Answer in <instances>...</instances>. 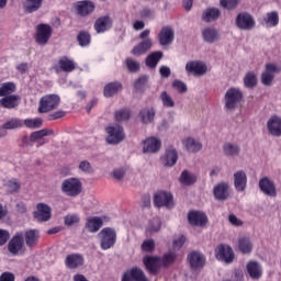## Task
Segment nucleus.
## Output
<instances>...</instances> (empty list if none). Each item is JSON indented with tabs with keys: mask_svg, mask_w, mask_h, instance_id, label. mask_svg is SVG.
Returning a JSON list of instances; mask_svg holds the SVG:
<instances>
[{
	"mask_svg": "<svg viewBox=\"0 0 281 281\" xmlns=\"http://www.w3.org/2000/svg\"><path fill=\"white\" fill-rule=\"evenodd\" d=\"M148 85V76L147 75H143L140 76L135 82H134V89L136 91H140L144 92V90L146 89V86Z\"/></svg>",
	"mask_w": 281,
	"mask_h": 281,
	"instance_id": "nucleus-53",
	"label": "nucleus"
},
{
	"mask_svg": "<svg viewBox=\"0 0 281 281\" xmlns=\"http://www.w3.org/2000/svg\"><path fill=\"white\" fill-rule=\"evenodd\" d=\"M188 221L193 227H205L207 215L201 211H191L188 213Z\"/></svg>",
	"mask_w": 281,
	"mask_h": 281,
	"instance_id": "nucleus-16",
	"label": "nucleus"
},
{
	"mask_svg": "<svg viewBox=\"0 0 281 281\" xmlns=\"http://www.w3.org/2000/svg\"><path fill=\"white\" fill-rule=\"evenodd\" d=\"M139 117L143 124H151L155 121V109L154 108H145L140 110Z\"/></svg>",
	"mask_w": 281,
	"mask_h": 281,
	"instance_id": "nucleus-38",
	"label": "nucleus"
},
{
	"mask_svg": "<svg viewBox=\"0 0 281 281\" xmlns=\"http://www.w3.org/2000/svg\"><path fill=\"white\" fill-rule=\"evenodd\" d=\"M49 135H54V130L43 128L31 133L30 142H37V139H43V137H47Z\"/></svg>",
	"mask_w": 281,
	"mask_h": 281,
	"instance_id": "nucleus-47",
	"label": "nucleus"
},
{
	"mask_svg": "<svg viewBox=\"0 0 281 281\" xmlns=\"http://www.w3.org/2000/svg\"><path fill=\"white\" fill-rule=\"evenodd\" d=\"M79 170H81L82 172H86L88 175H91V172H93V167H91V162L90 161L82 160L79 164Z\"/></svg>",
	"mask_w": 281,
	"mask_h": 281,
	"instance_id": "nucleus-61",
	"label": "nucleus"
},
{
	"mask_svg": "<svg viewBox=\"0 0 281 281\" xmlns=\"http://www.w3.org/2000/svg\"><path fill=\"white\" fill-rule=\"evenodd\" d=\"M60 106V95L46 94L40 99L38 113H49Z\"/></svg>",
	"mask_w": 281,
	"mask_h": 281,
	"instance_id": "nucleus-5",
	"label": "nucleus"
},
{
	"mask_svg": "<svg viewBox=\"0 0 281 281\" xmlns=\"http://www.w3.org/2000/svg\"><path fill=\"white\" fill-rule=\"evenodd\" d=\"M77 43L80 47H89L91 45V34L88 31H80L77 35Z\"/></svg>",
	"mask_w": 281,
	"mask_h": 281,
	"instance_id": "nucleus-45",
	"label": "nucleus"
},
{
	"mask_svg": "<svg viewBox=\"0 0 281 281\" xmlns=\"http://www.w3.org/2000/svg\"><path fill=\"white\" fill-rule=\"evenodd\" d=\"M179 159V154L177 153V149L169 147L166 150L165 156L162 157V164L164 166L172 167L175 164H177V160Z\"/></svg>",
	"mask_w": 281,
	"mask_h": 281,
	"instance_id": "nucleus-34",
	"label": "nucleus"
},
{
	"mask_svg": "<svg viewBox=\"0 0 281 281\" xmlns=\"http://www.w3.org/2000/svg\"><path fill=\"white\" fill-rule=\"evenodd\" d=\"M100 236V247L103 251L111 249V247H115V243H117V233L114 228L105 227L101 229L99 233Z\"/></svg>",
	"mask_w": 281,
	"mask_h": 281,
	"instance_id": "nucleus-2",
	"label": "nucleus"
},
{
	"mask_svg": "<svg viewBox=\"0 0 281 281\" xmlns=\"http://www.w3.org/2000/svg\"><path fill=\"white\" fill-rule=\"evenodd\" d=\"M8 240H10V232L0 228V247H3Z\"/></svg>",
	"mask_w": 281,
	"mask_h": 281,
	"instance_id": "nucleus-62",
	"label": "nucleus"
},
{
	"mask_svg": "<svg viewBox=\"0 0 281 281\" xmlns=\"http://www.w3.org/2000/svg\"><path fill=\"white\" fill-rule=\"evenodd\" d=\"M7 188L10 194H14L21 190V183H19V180L12 179L7 182Z\"/></svg>",
	"mask_w": 281,
	"mask_h": 281,
	"instance_id": "nucleus-58",
	"label": "nucleus"
},
{
	"mask_svg": "<svg viewBox=\"0 0 281 281\" xmlns=\"http://www.w3.org/2000/svg\"><path fill=\"white\" fill-rule=\"evenodd\" d=\"M238 247L241 254H251L254 244H251V239H249V237H241L238 240Z\"/></svg>",
	"mask_w": 281,
	"mask_h": 281,
	"instance_id": "nucleus-42",
	"label": "nucleus"
},
{
	"mask_svg": "<svg viewBox=\"0 0 281 281\" xmlns=\"http://www.w3.org/2000/svg\"><path fill=\"white\" fill-rule=\"evenodd\" d=\"M265 21L269 27H276L278 23H280V16L278 15V11H271L267 13V18L265 19Z\"/></svg>",
	"mask_w": 281,
	"mask_h": 281,
	"instance_id": "nucleus-50",
	"label": "nucleus"
},
{
	"mask_svg": "<svg viewBox=\"0 0 281 281\" xmlns=\"http://www.w3.org/2000/svg\"><path fill=\"white\" fill-rule=\"evenodd\" d=\"M5 131H14L16 128H23V120L19 117H12L2 124Z\"/></svg>",
	"mask_w": 281,
	"mask_h": 281,
	"instance_id": "nucleus-44",
	"label": "nucleus"
},
{
	"mask_svg": "<svg viewBox=\"0 0 281 281\" xmlns=\"http://www.w3.org/2000/svg\"><path fill=\"white\" fill-rule=\"evenodd\" d=\"M61 192L66 196H79L82 192V182L78 178H68L61 182Z\"/></svg>",
	"mask_w": 281,
	"mask_h": 281,
	"instance_id": "nucleus-3",
	"label": "nucleus"
},
{
	"mask_svg": "<svg viewBox=\"0 0 281 281\" xmlns=\"http://www.w3.org/2000/svg\"><path fill=\"white\" fill-rule=\"evenodd\" d=\"M108 136L105 140L108 144H120L126 139V134H124V127L122 125H111L105 128Z\"/></svg>",
	"mask_w": 281,
	"mask_h": 281,
	"instance_id": "nucleus-7",
	"label": "nucleus"
},
{
	"mask_svg": "<svg viewBox=\"0 0 281 281\" xmlns=\"http://www.w3.org/2000/svg\"><path fill=\"white\" fill-rule=\"evenodd\" d=\"M215 256L217 260H222V262H226V265H229L234 262V250H232V247L222 244L218 245L215 249Z\"/></svg>",
	"mask_w": 281,
	"mask_h": 281,
	"instance_id": "nucleus-10",
	"label": "nucleus"
},
{
	"mask_svg": "<svg viewBox=\"0 0 281 281\" xmlns=\"http://www.w3.org/2000/svg\"><path fill=\"white\" fill-rule=\"evenodd\" d=\"M140 247L143 251H146L147 254H151V251H155V240L153 239L144 240Z\"/></svg>",
	"mask_w": 281,
	"mask_h": 281,
	"instance_id": "nucleus-59",
	"label": "nucleus"
},
{
	"mask_svg": "<svg viewBox=\"0 0 281 281\" xmlns=\"http://www.w3.org/2000/svg\"><path fill=\"white\" fill-rule=\"evenodd\" d=\"M172 87L178 90V93H186L188 91V86L181 80H175Z\"/></svg>",
	"mask_w": 281,
	"mask_h": 281,
	"instance_id": "nucleus-60",
	"label": "nucleus"
},
{
	"mask_svg": "<svg viewBox=\"0 0 281 281\" xmlns=\"http://www.w3.org/2000/svg\"><path fill=\"white\" fill-rule=\"evenodd\" d=\"M158 41L162 47H168V45H172V43H175V30H172V26H162L160 32L158 33Z\"/></svg>",
	"mask_w": 281,
	"mask_h": 281,
	"instance_id": "nucleus-15",
	"label": "nucleus"
},
{
	"mask_svg": "<svg viewBox=\"0 0 281 281\" xmlns=\"http://www.w3.org/2000/svg\"><path fill=\"white\" fill-rule=\"evenodd\" d=\"M143 265L145 266L148 273L151 276H157L159 269L161 268V257L147 256L143 258Z\"/></svg>",
	"mask_w": 281,
	"mask_h": 281,
	"instance_id": "nucleus-14",
	"label": "nucleus"
},
{
	"mask_svg": "<svg viewBox=\"0 0 281 281\" xmlns=\"http://www.w3.org/2000/svg\"><path fill=\"white\" fill-rule=\"evenodd\" d=\"M25 247V239L23 238V233H16L8 244V251L12 256H19Z\"/></svg>",
	"mask_w": 281,
	"mask_h": 281,
	"instance_id": "nucleus-9",
	"label": "nucleus"
},
{
	"mask_svg": "<svg viewBox=\"0 0 281 281\" xmlns=\"http://www.w3.org/2000/svg\"><path fill=\"white\" fill-rule=\"evenodd\" d=\"M153 47V40L145 38L131 50L132 56H144Z\"/></svg>",
	"mask_w": 281,
	"mask_h": 281,
	"instance_id": "nucleus-24",
	"label": "nucleus"
},
{
	"mask_svg": "<svg viewBox=\"0 0 281 281\" xmlns=\"http://www.w3.org/2000/svg\"><path fill=\"white\" fill-rule=\"evenodd\" d=\"M223 150L227 157H236L240 155V147L236 144L225 143L223 146Z\"/></svg>",
	"mask_w": 281,
	"mask_h": 281,
	"instance_id": "nucleus-46",
	"label": "nucleus"
},
{
	"mask_svg": "<svg viewBox=\"0 0 281 281\" xmlns=\"http://www.w3.org/2000/svg\"><path fill=\"white\" fill-rule=\"evenodd\" d=\"M238 3H240V0H220V5H222L224 10H236Z\"/></svg>",
	"mask_w": 281,
	"mask_h": 281,
	"instance_id": "nucleus-57",
	"label": "nucleus"
},
{
	"mask_svg": "<svg viewBox=\"0 0 281 281\" xmlns=\"http://www.w3.org/2000/svg\"><path fill=\"white\" fill-rule=\"evenodd\" d=\"M243 98L244 95L240 89L229 88L224 95L225 109L227 111H236V109H238V104L243 102Z\"/></svg>",
	"mask_w": 281,
	"mask_h": 281,
	"instance_id": "nucleus-1",
	"label": "nucleus"
},
{
	"mask_svg": "<svg viewBox=\"0 0 281 281\" xmlns=\"http://www.w3.org/2000/svg\"><path fill=\"white\" fill-rule=\"evenodd\" d=\"M182 144L188 153H199V150L203 148V144H201V142L194 139L193 137H188L182 142Z\"/></svg>",
	"mask_w": 281,
	"mask_h": 281,
	"instance_id": "nucleus-36",
	"label": "nucleus"
},
{
	"mask_svg": "<svg viewBox=\"0 0 281 281\" xmlns=\"http://www.w3.org/2000/svg\"><path fill=\"white\" fill-rule=\"evenodd\" d=\"M82 265H85L82 255L71 254L66 257L65 266L67 269H78V267H82Z\"/></svg>",
	"mask_w": 281,
	"mask_h": 281,
	"instance_id": "nucleus-27",
	"label": "nucleus"
},
{
	"mask_svg": "<svg viewBox=\"0 0 281 281\" xmlns=\"http://www.w3.org/2000/svg\"><path fill=\"white\" fill-rule=\"evenodd\" d=\"M220 16H221V10L216 8H209L203 13L202 20L205 21V23H212V21L218 20Z\"/></svg>",
	"mask_w": 281,
	"mask_h": 281,
	"instance_id": "nucleus-39",
	"label": "nucleus"
},
{
	"mask_svg": "<svg viewBox=\"0 0 281 281\" xmlns=\"http://www.w3.org/2000/svg\"><path fill=\"white\" fill-rule=\"evenodd\" d=\"M247 272L248 276L252 279V280H260V278H262V268L260 267V263H258L257 261H249L247 263Z\"/></svg>",
	"mask_w": 281,
	"mask_h": 281,
	"instance_id": "nucleus-32",
	"label": "nucleus"
},
{
	"mask_svg": "<svg viewBox=\"0 0 281 281\" xmlns=\"http://www.w3.org/2000/svg\"><path fill=\"white\" fill-rule=\"evenodd\" d=\"M16 91V83L7 81L0 86V98L12 95Z\"/></svg>",
	"mask_w": 281,
	"mask_h": 281,
	"instance_id": "nucleus-40",
	"label": "nucleus"
},
{
	"mask_svg": "<svg viewBox=\"0 0 281 281\" xmlns=\"http://www.w3.org/2000/svg\"><path fill=\"white\" fill-rule=\"evenodd\" d=\"M202 36L205 43H214L215 41H218V31L213 27H206L202 31Z\"/></svg>",
	"mask_w": 281,
	"mask_h": 281,
	"instance_id": "nucleus-41",
	"label": "nucleus"
},
{
	"mask_svg": "<svg viewBox=\"0 0 281 281\" xmlns=\"http://www.w3.org/2000/svg\"><path fill=\"white\" fill-rule=\"evenodd\" d=\"M52 34H54V29H52V25L47 23L38 24L35 27V43L41 46L47 45V43H49V38H52Z\"/></svg>",
	"mask_w": 281,
	"mask_h": 281,
	"instance_id": "nucleus-4",
	"label": "nucleus"
},
{
	"mask_svg": "<svg viewBox=\"0 0 281 281\" xmlns=\"http://www.w3.org/2000/svg\"><path fill=\"white\" fill-rule=\"evenodd\" d=\"M14 280H15V277L11 272H3L0 276V281H14Z\"/></svg>",
	"mask_w": 281,
	"mask_h": 281,
	"instance_id": "nucleus-64",
	"label": "nucleus"
},
{
	"mask_svg": "<svg viewBox=\"0 0 281 281\" xmlns=\"http://www.w3.org/2000/svg\"><path fill=\"white\" fill-rule=\"evenodd\" d=\"M259 190L267 196H278V190L276 189V182L269 177H263L259 180Z\"/></svg>",
	"mask_w": 281,
	"mask_h": 281,
	"instance_id": "nucleus-17",
	"label": "nucleus"
},
{
	"mask_svg": "<svg viewBox=\"0 0 281 281\" xmlns=\"http://www.w3.org/2000/svg\"><path fill=\"white\" fill-rule=\"evenodd\" d=\"M25 125L26 128H41L43 126L42 119H26L23 121V126Z\"/></svg>",
	"mask_w": 281,
	"mask_h": 281,
	"instance_id": "nucleus-56",
	"label": "nucleus"
},
{
	"mask_svg": "<svg viewBox=\"0 0 281 281\" xmlns=\"http://www.w3.org/2000/svg\"><path fill=\"white\" fill-rule=\"evenodd\" d=\"M113 25V22L111 21V18L109 15H104L101 18H98L94 22V30L97 34H104V32H109Z\"/></svg>",
	"mask_w": 281,
	"mask_h": 281,
	"instance_id": "nucleus-21",
	"label": "nucleus"
},
{
	"mask_svg": "<svg viewBox=\"0 0 281 281\" xmlns=\"http://www.w3.org/2000/svg\"><path fill=\"white\" fill-rule=\"evenodd\" d=\"M235 24L238 30L244 32H251L256 27V19L249 12H240L235 19Z\"/></svg>",
	"mask_w": 281,
	"mask_h": 281,
	"instance_id": "nucleus-6",
	"label": "nucleus"
},
{
	"mask_svg": "<svg viewBox=\"0 0 281 281\" xmlns=\"http://www.w3.org/2000/svg\"><path fill=\"white\" fill-rule=\"evenodd\" d=\"M76 10L80 16H89L95 10V4L89 0L79 1Z\"/></svg>",
	"mask_w": 281,
	"mask_h": 281,
	"instance_id": "nucleus-28",
	"label": "nucleus"
},
{
	"mask_svg": "<svg viewBox=\"0 0 281 281\" xmlns=\"http://www.w3.org/2000/svg\"><path fill=\"white\" fill-rule=\"evenodd\" d=\"M180 183H182V186H194L195 181H196V175L191 173L188 170L182 171L180 178H179Z\"/></svg>",
	"mask_w": 281,
	"mask_h": 281,
	"instance_id": "nucleus-43",
	"label": "nucleus"
},
{
	"mask_svg": "<svg viewBox=\"0 0 281 281\" xmlns=\"http://www.w3.org/2000/svg\"><path fill=\"white\" fill-rule=\"evenodd\" d=\"M42 8L43 0H24L23 2V10L27 14H34V12H38Z\"/></svg>",
	"mask_w": 281,
	"mask_h": 281,
	"instance_id": "nucleus-35",
	"label": "nucleus"
},
{
	"mask_svg": "<svg viewBox=\"0 0 281 281\" xmlns=\"http://www.w3.org/2000/svg\"><path fill=\"white\" fill-rule=\"evenodd\" d=\"M161 148V140L149 137L144 140L143 153H159Z\"/></svg>",
	"mask_w": 281,
	"mask_h": 281,
	"instance_id": "nucleus-31",
	"label": "nucleus"
},
{
	"mask_svg": "<svg viewBox=\"0 0 281 281\" xmlns=\"http://www.w3.org/2000/svg\"><path fill=\"white\" fill-rule=\"evenodd\" d=\"M33 216L38 223H47L52 218V206L45 203H37Z\"/></svg>",
	"mask_w": 281,
	"mask_h": 281,
	"instance_id": "nucleus-12",
	"label": "nucleus"
},
{
	"mask_svg": "<svg viewBox=\"0 0 281 281\" xmlns=\"http://www.w3.org/2000/svg\"><path fill=\"white\" fill-rule=\"evenodd\" d=\"M122 281H150L147 279L144 270L133 267L130 271L123 274Z\"/></svg>",
	"mask_w": 281,
	"mask_h": 281,
	"instance_id": "nucleus-19",
	"label": "nucleus"
},
{
	"mask_svg": "<svg viewBox=\"0 0 281 281\" xmlns=\"http://www.w3.org/2000/svg\"><path fill=\"white\" fill-rule=\"evenodd\" d=\"M125 65H126L127 70L131 74H137V71H139V69L142 68L139 61L133 59V57L126 58Z\"/></svg>",
	"mask_w": 281,
	"mask_h": 281,
	"instance_id": "nucleus-51",
	"label": "nucleus"
},
{
	"mask_svg": "<svg viewBox=\"0 0 281 281\" xmlns=\"http://www.w3.org/2000/svg\"><path fill=\"white\" fill-rule=\"evenodd\" d=\"M172 193L166 191H158L154 195V205L155 207H172L175 204L172 203Z\"/></svg>",
	"mask_w": 281,
	"mask_h": 281,
	"instance_id": "nucleus-11",
	"label": "nucleus"
},
{
	"mask_svg": "<svg viewBox=\"0 0 281 281\" xmlns=\"http://www.w3.org/2000/svg\"><path fill=\"white\" fill-rule=\"evenodd\" d=\"M186 69L189 74H193V76H204V74H207V66L202 61H189L186 65Z\"/></svg>",
	"mask_w": 281,
	"mask_h": 281,
	"instance_id": "nucleus-20",
	"label": "nucleus"
},
{
	"mask_svg": "<svg viewBox=\"0 0 281 281\" xmlns=\"http://www.w3.org/2000/svg\"><path fill=\"white\" fill-rule=\"evenodd\" d=\"M267 127L273 137H281V117L279 116H271L267 122Z\"/></svg>",
	"mask_w": 281,
	"mask_h": 281,
	"instance_id": "nucleus-23",
	"label": "nucleus"
},
{
	"mask_svg": "<svg viewBox=\"0 0 281 281\" xmlns=\"http://www.w3.org/2000/svg\"><path fill=\"white\" fill-rule=\"evenodd\" d=\"M161 58H164V53L161 50L150 53L146 58L147 67H149V69H155Z\"/></svg>",
	"mask_w": 281,
	"mask_h": 281,
	"instance_id": "nucleus-37",
	"label": "nucleus"
},
{
	"mask_svg": "<svg viewBox=\"0 0 281 281\" xmlns=\"http://www.w3.org/2000/svg\"><path fill=\"white\" fill-rule=\"evenodd\" d=\"M56 74L64 71L65 74H71L76 71V61L68 56H63L58 59L57 64L54 66Z\"/></svg>",
	"mask_w": 281,
	"mask_h": 281,
	"instance_id": "nucleus-13",
	"label": "nucleus"
},
{
	"mask_svg": "<svg viewBox=\"0 0 281 281\" xmlns=\"http://www.w3.org/2000/svg\"><path fill=\"white\" fill-rule=\"evenodd\" d=\"M187 260L191 269L196 270V269H203V267H205V256L200 251H196V250L191 251L188 255Z\"/></svg>",
	"mask_w": 281,
	"mask_h": 281,
	"instance_id": "nucleus-18",
	"label": "nucleus"
},
{
	"mask_svg": "<svg viewBox=\"0 0 281 281\" xmlns=\"http://www.w3.org/2000/svg\"><path fill=\"white\" fill-rule=\"evenodd\" d=\"M213 193L217 201H227L229 199V184L227 182L218 183L214 187Z\"/></svg>",
	"mask_w": 281,
	"mask_h": 281,
	"instance_id": "nucleus-22",
	"label": "nucleus"
},
{
	"mask_svg": "<svg viewBox=\"0 0 281 281\" xmlns=\"http://www.w3.org/2000/svg\"><path fill=\"white\" fill-rule=\"evenodd\" d=\"M244 85L246 89H254L258 85V77L252 71L247 72L244 78Z\"/></svg>",
	"mask_w": 281,
	"mask_h": 281,
	"instance_id": "nucleus-49",
	"label": "nucleus"
},
{
	"mask_svg": "<svg viewBox=\"0 0 281 281\" xmlns=\"http://www.w3.org/2000/svg\"><path fill=\"white\" fill-rule=\"evenodd\" d=\"M20 102L21 95L10 94L7 97H2V99H0V106H2V109H16Z\"/></svg>",
	"mask_w": 281,
	"mask_h": 281,
	"instance_id": "nucleus-26",
	"label": "nucleus"
},
{
	"mask_svg": "<svg viewBox=\"0 0 281 281\" xmlns=\"http://www.w3.org/2000/svg\"><path fill=\"white\" fill-rule=\"evenodd\" d=\"M173 262H177V254L169 251L162 255V257H160V265L162 267H171V265Z\"/></svg>",
	"mask_w": 281,
	"mask_h": 281,
	"instance_id": "nucleus-48",
	"label": "nucleus"
},
{
	"mask_svg": "<svg viewBox=\"0 0 281 281\" xmlns=\"http://www.w3.org/2000/svg\"><path fill=\"white\" fill-rule=\"evenodd\" d=\"M186 245V236L180 235L178 238L173 239V249H181Z\"/></svg>",
	"mask_w": 281,
	"mask_h": 281,
	"instance_id": "nucleus-63",
	"label": "nucleus"
},
{
	"mask_svg": "<svg viewBox=\"0 0 281 281\" xmlns=\"http://www.w3.org/2000/svg\"><path fill=\"white\" fill-rule=\"evenodd\" d=\"M276 74H280V67L273 63L266 64L265 71L261 74V85L271 87L276 80Z\"/></svg>",
	"mask_w": 281,
	"mask_h": 281,
	"instance_id": "nucleus-8",
	"label": "nucleus"
},
{
	"mask_svg": "<svg viewBox=\"0 0 281 281\" xmlns=\"http://www.w3.org/2000/svg\"><path fill=\"white\" fill-rule=\"evenodd\" d=\"M160 100L166 109H172L175 106V100H172V97L167 91L161 92Z\"/></svg>",
	"mask_w": 281,
	"mask_h": 281,
	"instance_id": "nucleus-55",
	"label": "nucleus"
},
{
	"mask_svg": "<svg viewBox=\"0 0 281 281\" xmlns=\"http://www.w3.org/2000/svg\"><path fill=\"white\" fill-rule=\"evenodd\" d=\"M234 186L237 192H245L247 188V173L239 170L234 173Z\"/></svg>",
	"mask_w": 281,
	"mask_h": 281,
	"instance_id": "nucleus-25",
	"label": "nucleus"
},
{
	"mask_svg": "<svg viewBox=\"0 0 281 281\" xmlns=\"http://www.w3.org/2000/svg\"><path fill=\"white\" fill-rule=\"evenodd\" d=\"M114 119L116 122H126L127 120H131V110L121 109L115 111Z\"/></svg>",
	"mask_w": 281,
	"mask_h": 281,
	"instance_id": "nucleus-52",
	"label": "nucleus"
},
{
	"mask_svg": "<svg viewBox=\"0 0 281 281\" xmlns=\"http://www.w3.org/2000/svg\"><path fill=\"white\" fill-rule=\"evenodd\" d=\"M103 224L104 222L102 221V217H99V216L88 217L85 225V229L90 232V234H95L97 232H100V228L102 227Z\"/></svg>",
	"mask_w": 281,
	"mask_h": 281,
	"instance_id": "nucleus-30",
	"label": "nucleus"
},
{
	"mask_svg": "<svg viewBox=\"0 0 281 281\" xmlns=\"http://www.w3.org/2000/svg\"><path fill=\"white\" fill-rule=\"evenodd\" d=\"M38 238H41V236L38 235V231L36 229H29L24 233V240L26 247H29L30 249H34V247L38 245Z\"/></svg>",
	"mask_w": 281,
	"mask_h": 281,
	"instance_id": "nucleus-33",
	"label": "nucleus"
},
{
	"mask_svg": "<svg viewBox=\"0 0 281 281\" xmlns=\"http://www.w3.org/2000/svg\"><path fill=\"white\" fill-rule=\"evenodd\" d=\"M78 223H80V216L78 214H67L64 217L66 227H72V225H78Z\"/></svg>",
	"mask_w": 281,
	"mask_h": 281,
	"instance_id": "nucleus-54",
	"label": "nucleus"
},
{
	"mask_svg": "<svg viewBox=\"0 0 281 281\" xmlns=\"http://www.w3.org/2000/svg\"><path fill=\"white\" fill-rule=\"evenodd\" d=\"M124 86L120 81H112L104 86L103 95L104 98H113V95H117L119 91H122Z\"/></svg>",
	"mask_w": 281,
	"mask_h": 281,
	"instance_id": "nucleus-29",
	"label": "nucleus"
}]
</instances>
